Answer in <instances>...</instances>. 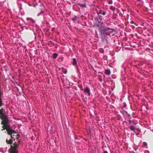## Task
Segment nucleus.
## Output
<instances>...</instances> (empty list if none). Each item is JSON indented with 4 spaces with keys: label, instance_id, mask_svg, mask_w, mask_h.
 I'll list each match as a JSON object with an SVG mask.
<instances>
[{
    "label": "nucleus",
    "instance_id": "obj_1",
    "mask_svg": "<svg viewBox=\"0 0 153 153\" xmlns=\"http://www.w3.org/2000/svg\"><path fill=\"white\" fill-rule=\"evenodd\" d=\"M99 30L101 33L102 39L103 40H106L107 36H109L110 34H112L113 31V30L112 29L103 27L100 28Z\"/></svg>",
    "mask_w": 153,
    "mask_h": 153
},
{
    "label": "nucleus",
    "instance_id": "obj_2",
    "mask_svg": "<svg viewBox=\"0 0 153 153\" xmlns=\"http://www.w3.org/2000/svg\"><path fill=\"white\" fill-rule=\"evenodd\" d=\"M4 110L3 108H1L0 110V118L1 120H3L1 122V124L7 127V124L8 123V118L7 115L4 112L3 113V111Z\"/></svg>",
    "mask_w": 153,
    "mask_h": 153
},
{
    "label": "nucleus",
    "instance_id": "obj_3",
    "mask_svg": "<svg viewBox=\"0 0 153 153\" xmlns=\"http://www.w3.org/2000/svg\"><path fill=\"white\" fill-rule=\"evenodd\" d=\"M7 127H6L5 125L3 126V129H2L1 130L3 131L6 129L8 133L11 135V138H13L14 137L13 136L16 135L14 134H16V132L14 131L9 128V126H8V124H7Z\"/></svg>",
    "mask_w": 153,
    "mask_h": 153
},
{
    "label": "nucleus",
    "instance_id": "obj_4",
    "mask_svg": "<svg viewBox=\"0 0 153 153\" xmlns=\"http://www.w3.org/2000/svg\"><path fill=\"white\" fill-rule=\"evenodd\" d=\"M95 20L96 22L95 25L97 27H100V28H101L100 27L103 24V22L102 21V18L100 16L99 17H96L95 18Z\"/></svg>",
    "mask_w": 153,
    "mask_h": 153
},
{
    "label": "nucleus",
    "instance_id": "obj_5",
    "mask_svg": "<svg viewBox=\"0 0 153 153\" xmlns=\"http://www.w3.org/2000/svg\"><path fill=\"white\" fill-rule=\"evenodd\" d=\"M84 92L86 95L89 96L90 95V88L86 87V88L84 89Z\"/></svg>",
    "mask_w": 153,
    "mask_h": 153
},
{
    "label": "nucleus",
    "instance_id": "obj_6",
    "mask_svg": "<svg viewBox=\"0 0 153 153\" xmlns=\"http://www.w3.org/2000/svg\"><path fill=\"white\" fill-rule=\"evenodd\" d=\"M97 13L98 15L102 14L103 15H105L106 14V13L105 11H104L102 10H100L99 11H97Z\"/></svg>",
    "mask_w": 153,
    "mask_h": 153
},
{
    "label": "nucleus",
    "instance_id": "obj_7",
    "mask_svg": "<svg viewBox=\"0 0 153 153\" xmlns=\"http://www.w3.org/2000/svg\"><path fill=\"white\" fill-rule=\"evenodd\" d=\"M10 153H18V151L16 148H14L12 149Z\"/></svg>",
    "mask_w": 153,
    "mask_h": 153
},
{
    "label": "nucleus",
    "instance_id": "obj_8",
    "mask_svg": "<svg viewBox=\"0 0 153 153\" xmlns=\"http://www.w3.org/2000/svg\"><path fill=\"white\" fill-rule=\"evenodd\" d=\"M105 74L107 75H109L110 74L111 71L109 69H106L105 70Z\"/></svg>",
    "mask_w": 153,
    "mask_h": 153
},
{
    "label": "nucleus",
    "instance_id": "obj_9",
    "mask_svg": "<svg viewBox=\"0 0 153 153\" xmlns=\"http://www.w3.org/2000/svg\"><path fill=\"white\" fill-rule=\"evenodd\" d=\"M7 151V149L5 148H0V151L1 152L4 153L6 152Z\"/></svg>",
    "mask_w": 153,
    "mask_h": 153
},
{
    "label": "nucleus",
    "instance_id": "obj_10",
    "mask_svg": "<svg viewBox=\"0 0 153 153\" xmlns=\"http://www.w3.org/2000/svg\"><path fill=\"white\" fill-rule=\"evenodd\" d=\"M120 112L122 113L123 115H126L128 114L127 112L125 110H123V111H120Z\"/></svg>",
    "mask_w": 153,
    "mask_h": 153
},
{
    "label": "nucleus",
    "instance_id": "obj_11",
    "mask_svg": "<svg viewBox=\"0 0 153 153\" xmlns=\"http://www.w3.org/2000/svg\"><path fill=\"white\" fill-rule=\"evenodd\" d=\"M77 4L82 7H86V4H81L80 3H78Z\"/></svg>",
    "mask_w": 153,
    "mask_h": 153
},
{
    "label": "nucleus",
    "instance_id": "obj_12",
    "mask_svg": "<svg viewBox=\"0 0 153 153\" xmlns=\"http://www.w3.org/2000/svg\"><path fill=\"white\" fill-rule=\"evenodd\" d=\"M73 65H76L77 63H76V59L75 58H74L73 59Z\"/></svg>",
    "mask_w": 153,
    "mask_h": 153
},
{
    "label": "nucleus",
    "instance_id": "obj_13",
    "mask_svg": "<svg viewBox=\"0 0 153 153\" xmlns=\"http://www.w3.org/2000/svg\"><path fill=\"white\" fill-rule=\"evenodd\" d=\"M131 130L132 131H134L135 129V128L133 125H131L130 127Z\"/></svg>",
    "mask_w": 153,
    "mask_h": 153
},
{
    "label": "nucleus",
    "instance_id": "obj_14",
    "mask_svg": "<svg viewBox=\"0 0 153 153\" xmlns=\"http://www.w3.org/2000/svg\"><path fill=\"white\" fill-rule=\"evenodd\" d=\"M26 20L27 21L30 20L33 22L35 23V21L32 18H29V17H27L26 18Z\"/></svg>",
    "mask_w": 153,
    "mask_h": 153
},
{
    "label": "nucleus",
    "instance_id": "obj_15",
    "mask_svg": "<svg viewBox=\"0 0 153 153\" xmlns=\"http://www.w3.org/2000/svg\"><path fill=\"white\" fill-rule=\"evenodd\" d=\"M6 143L7 144H11L13 142L11 140H8L7 139L6 140Z\"/></svg>",
    "mask_w": 153,
    "mask_h": 153
},
{
    "label": "nucleus",
    "instance_id": "obj_16",
    "mask_svg": "<svg viewBox=\"0 0 153 153\" xmlns=\"http://www.w3.org/2000/svg\"><path fill=\"white\" fill-rule=\"evenodd\" d=\"M58 55L56 53H54L53 54V58L54 59H56L57 56Z\"/></svg>",
    "mask_w": 153,
    "mask_h": 153
},
{
    "label": "nucleus",
    "instance_id": "obj_17",
    "mask_svg": "<svg viewBox=\"0 0 153 153\" xmlns=\"http://www.w3.org/2000/svg\"><path fill=\"white\" fill-rule=\"evenodd\" d=\"M147 143L146 142H143V146L145 147L147 146Z\"/></svg>",
    "mask_w": 153,
    "mask_h": 153
},
{
    "label": "nucleus",
    "instance_id": "obj_18",
    "mask_svg": "<svg viewBox=\"0 0 153 153\" xmlns=\"http://www.w3.org/2000/svg\"><path fill=\"white\" fill-rule=\"evenodd\" d=\"M44 13V11H43L42 10H41L40 13H38L37 14V16H39L40 15H41V14Z\"/></svg>",
    "mask_w": 153,
    "mask_h": 153
},
{
    "label": "nucleus",
    "instance_id": "obj_19",
    "mask_svg": "<svg viewBox=\"0 0 153 153\" xmlns=\"http://www.w3.org/2000/svg\"><path fill=\"white\" fill-rule=\"evenodd\" d=\"M77 19V17L76 16H75L74 18H72V20L73 21H75Z\"/></svg>",
    "mask_w": 153,
    "mask_h": 153
},
{
    "label": "nucleus",
    "instance_id": "obj_20",
    "mask_svg": "<svg viewBox=\"0 0 153 153\" xmlns=\"http://www.w3.org/2000/svg\"><path fill=\"white\" fill-rule=\"evenodd\" d=\"M2 105V101L1 99V96H0V106H1Z\"/></svg>",
    "mask_w": 153,
    "mask_h": 153
},
{
    "label": "nucleus",
    "instance_id": "obj_21",
    "mask_svg": "<svg viewBox=\"0 0 153 153\" xmlns=\"http://www.w3.org/2000/svg\"><path fill=\"white\" fill-rule=\"evenodd\" d=\"M109 4H112V1H109L108 2Z\"/></svg>",
    "mask_w": 153,
    "mask_h": 153
},
{
    "label": "nucleus",
    "instance_id": "obj_22",
    "mask_svg": "<svg viewBox=\"0 0 153 153\" xmlns=\"http://www.w3.org/2000/svg\"><path fill=\"white\" fill-rule=\"evenodd\" d=\"M103 153H108V152L107 151H104L103 152Z\"/></svg>",
    "mask_w": 153,
    "mask_h": 153
},
{
    "label": "nucleus",
    "instance_id": "obj_23",
    "mask_svg": "<svg viewBox=\"0 0 153 153\" xmlns=\"http://www.w3.org/2000/svg\"><path fill=\"white\" fill-rule=\"evenodd\" d=\"M130 23L131 24H134V22H133L132 21H131L130 22Z\"/></svg>",
    "mask_w": 153,
    "mask_h": 153
},
{
    "label": "nucleus",
    "instance_id": "obj_24",
    "mask_svg": "<svg viewBox=\"0 0 153 153\" xmlns=\"http://www.w3.org/2000/svg\"><path fill=\"white\" fill-rule=\"evenodd\" d=\"M19 9L20 10H21V6L19 7Z\"/></svg>",
    "mask_w": 153,
    "mask_h": 153
},
{
    "label": "nucleus",
    "instance_id": "obj_25",
    "mask_svg": "<svg viewBox=\"0 0 153 153\" xmlns=\"http://www.w3.org/2000/svg\"><path fill=\"white\" fill-rule=\"evenodd\" d=\"M88 0H84V2H86V1H88Z\"/></svg>",
    "mask_w": 153,
    "mask_h": 153
},
{
    "label": "nucleus",
    "instance_id": "obj_26",
    "mask_svg": "<svg viewBox=\"0 0 153 153\" xmlns=\"http://www.w3.org/2000/svg\"><path fill=\"white\" fill-rule=\"evenodd\" d=\"M127 16H128V17H129V15L128 14H127Z\"/></svg>",
    "mask_w": 153,
    "mask_h": 153
}]
</instances>
